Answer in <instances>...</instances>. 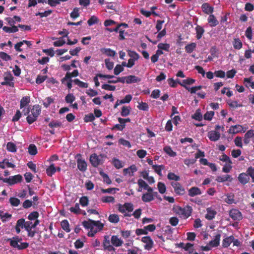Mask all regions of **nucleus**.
<instances>
[{
  "label": "nucleus",
  "mask_w": 254,
  "mask_h": 254,
  "mask_svg": "<svg viewBox=\"0 0 254 254\" xmlns=\"http://www.w3.org/2000/svg\"><path fill=\"white\" fill-rule=\"evenodd\" d=\"M119 206L126 208L128 212H131L133 210V206L130 203H125L123 205L120 204Z\"/></svg>",
  "instance_id": "obj_49"
},
{
  "label": "nucleus",
  "mask_w": 254,
  "mask_h": 254,
  "mask_svg": "<svg viewBox=\"0 0 254 254\" xmlns=\"http://www.w3.org/2000/svg\"><path fill=\"white\" fill-rule=\"evenodd\" d=\"M229 216L234 220L240 221L242 219L241 212L237 209H233L229 212Z\"/></svg>",
  "instance_id": "obj_9"
},
{
  "label": "nucleus",
  "mask_w": 254,
  "mask_h": 254,
  "mask_svg": "<svg viewBox=\"0 0 254 254\" xmlns=\"http://www.w3.org/2000/svg\"><path fill=\"white\" fill-rule=\"evenodd\" d=\"M192 209L191 207L187 206L185 208H182L179 206H175L173 207V212L179 215V216L184 218H188L191 215Z\"/></svg>",
  "instance_id": "obj_2"
},
{
  "label": "nucleus",
  "mask_w": 254,
  "mask_h": 254,
  "mask_svg": "<svg viewBox=\"0 0 254 254\" xmlns=\"http://www.w3.org/2000/svg\"><path fill=\"white\" fill-rule=\"evenodd\" d=\"M236 239H234V237L233 236L227 237L223 239V241H222V246L224 248H228L232 244V242L234 241Z\"/></svg>",
  "instance_id": "obj_26"
},
{
  "label": "nucleus",
  "mask_w": 254,
  "mask_h": 254,
  "mask_svg": "<svg viewBox=\"0 0 254 254\" xmlns=\"http://www.w3.org/2000/svg\"><path fill=\"white\" fill-rule=\"evenodd\" d=\"M21 181H22V176L20 174H17L8 178L4 179L2 182L8 184V185L12 186L21 182Z\"/></svg>",
  "instance_id": "obj_4"
},
{
  "label": "nucleus",
  "mask_w": 254,
  "mask_h": 254,
  "mask_svg": "<svg viewBox=\"0 0 254 254\" xmlns=\"http://www.w3.org/2000/svg\"><path fill=\"white\" fill-rule=\"evenodd\" d=\"M233 46H234V49L240 50L242 48V43L239 39H234Z\"/></svg>",
  "instance_id": "obj_44"
},
{
  "label": "nucleus",
  "mask_w": 254,
  "mask_h": 254,
  "mask_svg": "<svg viewBox=\"0 0 254 254\" xmlns=\"http://www.w3.org/2000/svg\"><path fill=\"white\" fill-rule=\"evenodd\" d=\"M184 88H186V90L188 91V92L190 93V94H195V92H196L198 90H201V89H202V86L199 85L191 87H186Z\"/></svg>",
  "instance_id": "obj_36"
},
{
  "label": "nucleus",
  "mask_w": 254,
  "mask_h": 254,
  "mask_svg": "<svg viewBox=\"0 0 254 254\" xmlns=\"http://www.w3.org/2000/svg\"><path fill=\"white\" fill-rule=\"evenodd\" d=\"M171 186L174 190V193L176 195H183L185 193V190L178 182H171Z\"/></svg>",
  "instance_id": "obj_5"
},
{
  "label": "nucleus",
  "mask_w": 254,
  "mask_h": 254,
  "mask_svg": "<svg viewBox=\"0 0 254 254\" xmlns=\"http://www.w3.org/2000/svg\"><path fill=\"white\" fill-rule=\"evenodd\" d=\"M213 116H214V112L213 111H208L204 114V120L210 121L212 119Z\"/></svg>",
  "instance_id": "obj_64"
},
{
  "label": "nucleus",
  "mask_w": 254,
  "mask_h": 254,
  "mask_svg": "<svg viewBox=\"0 0 254 254\" xmlns=\"http://www.w3.org/2000/svg\"><path fill=\"white\" fill-rule=\"evenodd\" d=\"M38 216V212L37 211H33L29 214V216H28V219L30 220V221L33 220H37Z\"/></svg>",
  "instance_id": "obj_61"
},
{
  "label": "nucleus",
  "mask_w": 254,
  "mask_h": 254,
  "mask_svg": "<svg viewBox=\"0 0 254 254\" xmlns=\"http://www.w3.org/2000/svg\"><path fill=\"white\" fill-rule=\"evenodd\" d=\"M130 109V107L123 106L122 108V111H121V116L123 117H125L129 115Z\"/></svg>",
  "instance_id": "obj_42"
},
{
  "label": "nucleus",
  "mask_w": 254,
  "mask_h": 254,
  "mask_svg": "<svg viewBox=\"0 0 254 254\" xmlns=\"http://www.w3.org/2000/svg\"><path fill=\"white\" fill-rule=\"evenodd\" d=\"M157 48H158L159 50L168 52V50H169V45L165 43H159L158 45H157Z\"/></svg>",
  "instance_id": "obj_62"
},
{
  "label": "nucleus",
  "mask_w": 254,
  "mask_h": 254,
  "mask_svg": "<svg viewBox=\"0 0 254 254\" xmlns=\"http://www.w3.org/2000/svg\"><path fill=\"white\" fill-rule=\"evenodd\" d=\"M79 8L77 7L73 8V10L71 11V13H70V16H71V18L75 19L78 18L79 16Z\"/></svg>",
  "instance_id": "obj_59"
},
{
  "label": "nucleus",
  "mask_w": 254,
  "mask_h": 254,
  "mask_svg": "<svg viewBox=\"0 0 254 254\" xmlns=\"http://www.w3.org/2000/svg\"><path fill=\"white\" fill-rule=\"evenodd\" d=\"M249 176H248L247 174L245 173H242L239 174L238 176V180L241 184L243 185H246L248 182H249Z\"/></svg>",
  "instance_id": "obj_19"
},
{
  "label": "nucleus",
  "mask_w": 254,
  "mask_h": 254,
  "mask_svg": "<svg viewBox=\"0 0 254 254\" xmlns=\"http://www.w3.org/2000/svg\"><path fill=\"white\" fill-rule=\"evenodd\" d=\"M61 228L63 229L64 231L66 232V233H68L70 231V229H69V226H68V222L67 220H64L61 222Z\"/></svg>",
  "instance_id": "obj_38"
},
{
  "label": "nucleus",
  "mask_w": 254,
  "mask_h": 254,
  "mask_svg": "<svg viewBox=\"0 0 254 254\" xmlns=\"http://www.w3.org/2000/svg\"><path fill=\"white\" fill-rule=\"evenodd\" d=\"M137 171L136 166L134 165L130 166L129 168L123 169L124 175H129V176H133V173Z\"/></svg>",
  "instance_id": "obj_16"
},
{
  "label": "nucleus",
  "mask_w": 254,
  "mask_h": 254,
  "mask_svg": "<svg viewBox=\"0 0 254 254\" xmlns=\"http://www.w3.org/2000/svg\"><path fill=\"white\" fill-rule=\"evenodd\" d=\"M198 195H201V190L197 187H191L188 190V195L190 197H193Z\"/></svg>",
  "instance_id": "obj_17"
},
{
  "label": "nucleus",
  "mask_w": 254,
  "mask_h": 254,
  "mask_svg": "<svg viewBox=\"0 0 254 254\" xmlns=\"http://www.w3.org/2000/svg\"><path fill=\"white\" fill-rule=\"evenodd\" d=\"M246 130H243L242 126L240 125H237L235 126H232L231 127H230V129L228 130V132H229V133L236 134L237 133L242 131L244 132Z\"/></svg>",
  "instance_id": "obj_13"
},
{
  "label": "nucleus",
  "mask_w": 254,
  "mask_h": 254,
  "mask_svg": "<svg viewBox=\"0 0 254 254\" xmlns=\"http://www.w3.org/2000/svg\"><path fill=\"white\" fill-rule=\"evenodd\" d=\"M108 221L111 223H117L120 221V217L117 214H111L108 216Z\"/></svg>",
  "instance_id": "obj_30"
},
{
  "label": "nucleus",
  "mask_w": 254,
  "mask_h": 254,
  "mask_svg": "<svg viewBox=\"0 0 254 254\" xmlns=\"http://www.w3.org/2000/svg\"><path fill=\"white\" fill-rule=\"evenodd\" d=\"M126 77V83L132 84L135 83L140 81V78L133 75H129Z\"/></svg>",
  "instance_id": "obj_18"
},
{
  "label": "nucleus",
  "mask_w": 254,
  "mask_h": 254,
  "mask_svg": "<svg viewBox=\"0 0 254 254\" xmlns=\"http://www.w3.org/2000/svg\"><path fill=\"white\" fill-rule=\"evenodd\" d=\"M138 186H139V189H138V191H141L142 189L146 190L149 193L153 192V189L150 188L145 182L144 181L140 179L137 181Z\"/></svg>",
  "instance_id": "obj_7"
},
{
  "label": "nucleus",
  "mask_w": 254,
  "mask_h": 254,
  "mask_svg": "<svg viewBox=\"0 0 254 254\" xmlns=\"http://www.w3.org/2000/svg\"><path fill=\"white\" fill-rule=\"evenodd\" d=\"M101 201L103 203H114V197L111 196H104L101 198Z\"/></svg>",
  "instance_id": "obj_58"
},
{
  "label": "nucleus",
  "mask_w": 254,
  "mask_h": 254,
  "mask_svg": "<svg viewBox=\"0 0 254 254\" xmlns=\"http://www.w3.org/2000/svg\"><path fill=\"white\" fill-rule=\"evenodd\" d=\"M124 68L120 64H116V67L114 68V74L116 75H119L121 72L123 71Z\"/></svg>",
  "instance_id": "obj_63"
},
{
  "label": "nucleus",
  "mask_w": 254,
  "mask_h": 254,
  "mask_svg": "<svg viewBox=\"0 0 254 254\" xmlns=\"http://www.w3.org/2000/svg\"><path fill=\"white\" fill-rule=\"evenodd\" d=\"M157 194L156 192H146L142 195V200L145 203L152 201L153 200V196Z\"/></svg>",
  "instance_id": "obj_12"
},
{
  "label": "nucleus",
  "mask_w": 254,
  "mask_h": 254,
  "mask_svg": "<svg viewBox=\"0 0 254 254\" xmlns=\"http://www.w3.org/2000/svg\"><path fill=\"white\" fill-rule=\"evenodd\" d=\"M77 76H78V71L77 69H75L71 72H66L64 77L61 79V83L64 84L67 80H71L72 77H75Z\"/></svg>",
  "instance_id": "obj_10"
},
{
  "label": "nucleus",
  "mask_w": 254,
  "mask_h": 254,
  "mask_svg": "<svg viewBox=\"0 0 254 254\" xmlns=\"http://www.w3.org/2000/svg\"><path fill=\"white\" fill-rule=\"evenodd\" d=\"M137 108L143 111H147L148 110V105L145 102H141L138 104Z\"/></svg>",
  "instance_id": "obj_48"
},
{
  "label": "nucleus",
  "mask_w": 254,
  "mask_h": 254,
  "mask_svg": "<svg viewBox=\"0 0 254 254\" xmlns=\"http://www.w3.org/2000/svg\"><path fill=\"white\" fill-rule=\"evenodd\" d=\"M202 10L206 14H211L213 12V7L208 3H204L201 5Z\"/></svg>",
  "instance_id": "obj_20"
},
{
  "label": "nucleus",
  "mask_w": 254,
  "mask_h": 254,
  "mask_svg": "<svg viewBox=\"0 0 254 254\" xmlns=\"http://www.w3.org/2000/svg\"><path fill=\"white\" fill-rule=\"evenodd\" d=\"M56 173V168L54 164H51L47 169H46V174L49 177L52 176Z\"/></svg>",
  "instance_id": "obj_41"
},
{
  "label": "nucleus",
  "mask_w": 254,
  "mask_h": 254,
  "mask_svg": "<svg viewBox=\"0 0 254 254\" xmlns=\"http://www.w3.org/2000/svg\"><path fill=\"white\" fill-rule=\"evenodd\" d=\"M98 18L97 17V16L93 15L91 16L90 17L89 19L87 20V24H88V25L90 26L94 25L95 24L98 23Z\"/></svg>",
  "instance_id": "obj_47"
},
{
  "label": "nucleus",
  "mask_w": 254,
  "mask_h": 254,
  "mask_svg": "<svg viewBox=\"0 0 254 254\" xmlns=\"http://www.w3.org/2000/svg\"><path fill=\"white\" fill-rule=\"evenodd\" d=\"M207 21H208V23L211 27H215L218 24V21H217L215 16L213 14L209 15Z\"/></svg>",
  "instance_id": "obj_25"
},
{
  "label": "nucleus",
  "mask_w": 254,
  "mask_h": 254,
  "mask_svg": "<svg viewBox=\"0 0 254 254\" xmlns=\"http://www.w3.org/2000/svg\"><path fill=\"white\" fill-rule=\"evenodd\" d=\"M142 242L145 244L144 249L146 250H150L153 248V241L149 236L142 238Z\"/></svg>",
  "instance_id": "obj_11"
},
{
  "label": "nucleus",
  "mask_w": 254,
  "mask_h": 254,
  "mask_svg": "<svg viewBox=\"0 0 254 254\" xmlns=\"http://www.w3.org/2000/svg\"><path fill=\"white\" fill-rule=\"evenodd\" d=\"M167 179L170 181H174V182H177L180 181L179 176L175 174L173 172H169L167 174Z\"/></svg>",
  "instance_id": "obj_31"
},
{
  "label": "nucleus",
  "mask_w": 254,
  "mask_h": 254,
  "mask_svg": "<svg viewBox=\"0 0 254 254\" xmlns=\"http://www.w3.org/2000/svg\"><path fill=\"white\" fill-rule=\"evenodd\" d=\"M191 118L196 121H201L202 119V116L200 112V110H197L196 111V112L191 116Z\"/></svg>",
  "instance_id": "obj_54"
},
{
  "label": "nucleus",
  "mask_w": 254,
  "mask_h": 254,
  "mask_svg": "<svg viewBox=\"0 0 254 254\" xmlns=\"http://www.w3.org/2000/svg\"><path fill=\"white\" fill-rule=\"evenodd\" d=\"M4 32L8 33H14L18 31V28L16 26H11V27L4 26L2 27Z\"/></svg>",
  "instance_id": "obj_29"
},
{
  "label": "nucleus",
  "mask_w": 254,
  "mask_h": 254,
  "mask_svg": "<svg viewBox=\"0 0 254 254\" xmlns=\"http://www.w3.org/2000/svg\"><path fill=\"white\" fill-rule=\"evenodd\" d=\"M152 169L154 172H156L157 175H159V176H161V171L164 169V166L163 165H153Z\"/></svg>",
  "instance_id": "obj_37"
},
{
  "label": "nucleus",
  "mask_w": 254,
  "mask_h": 254,
  "mask_svg": "<svg viewBox=\"0 0 254 254\" xmlns=\"http://www.w3.org/2000/svg\"><path fill=\"white\" fill-rule=\"evenodd\" d=\"M64 100H65V102L67 103H72L75 101V96H74L72 94L69 93L65 96V98H64Z\"/></svg>",
  "instance_id": "obj_60"
},
{
  "label": "nucleus",
  "mask_w": 254,
  "mask_h": 254,
  "mask_svg": "<svg viewBox=\"0 0 254 254\" xmlns=\"http://www.w3.org/2000/svg\"><path fill=\"white\" fill-rule=\"evenodd\" d=\"M30 102V98H29V96H26L22 98V99L20 101V109H22V108L26 107Z\"/></svg>",
  "instance_id": "obj_28"
},
{
  "label": "nucleus",
  "mask_w": 254,
  "mask_h": 254,
  "mask_svg": "<svg viewBox=\"0 0 254 254\" xmlns=\"http://www.w3.org/2000/svg\"><path fill=\"white\" fill-rule=\"evenodd\" d=\"M9 203L12 206H18L19 204V199L14 197L9 198Z\"/></svg>",
  "instance_id": "obj_55"
},
{
  "label": "nucleus",
  "mask_w": 254,
  "mask_h": 254,
  "mask_svg": "<svg viewBox=\"0 0 254 254\" xmlns=\"http://www.w3.org/2000/svg\"><path fill=\"white\" fill-rule=\"evenodd\" d=\"M103 248L104 250H107L108 252L114 251L115 249L110 244V240H109L108 236H105L104 241H103Z\"/></svg>",
  "instance_id": "obj_14"
},
{
  "label": "nucleus",
  "mask_w": 254,
  "mask_h": 254,
  "mask_svg": "<svg viewBox=\"0 0 254 254\" xmlns=\"http://www.w3.org/2000/svg\"><path fill=\"white\" fill-rule=\"evenodd\" d=\"M220 235L219 233L217 234L215 236V238L213 240L209 242V246L212 248H215L218 247L219 245V241H220Z\"/></svg>",
  "instance_id": "obj_24"
},
{
  "label": "nucleus",
  "mask_w": 254,
  "mask_h": 254,
  "mask_svg": "<svg viewBox=\"0 0 254 254\" xmlns=\"http://www.w3.org/2000/svg\"><path fill=\"white\" fill-rule=\"evenodd\" d=\"M195 31H196V38L197 40L200 39L204 33V29L202 26L197 25L196 28H195Z\"/></svg>",
  "instance_id": "obj_27"
},
{
  "label": "nucleus",
  "mask_w": 254,
  "mask_h": 254,
  "mask_svg": "<svg viewBox=\"0 0 254 254\" xmlns=\"http://www.w3.org/2000/svg\"><path fill=\"white\" fill-rule=\"evenodd\" d=\"M93 223V227H96V229H94V230H98V231H101L104 228V224H102L100 221H92Z\"/></svg>",
  "instance_id": "obj_46"
},
{
  "label": "nucleus",
  "mask_w": 254,
  "mask_h": 254,
  "mask_svg": "<svg viewBox=\"0 0 254 254\" xmlns=\"http://www.w3.org/2000/svg\"><path fill=\"white\" fill-rule=\"evenodd\" d=\"M72 82L74 83L75 85H76L78 86V87L81 88H87L88 87V83L86 82H83L78 79H75L74 80H72Z\"/></svg>",
  "instance_id": "obj_32"
},
{
  "label": "nucleus",
  "mask_w": 254,
  "mask_h": 254,
  "mask_svg": "<svg viewBox=\"0 0 254 254\" xmlns=\"http://www.w3.org/2000/svg\"><path fill=\"white\" fill-rule=\"evenodd\" d=\"M110 242L112 243L113 246L116 247L121 246L123 243V242L121 239H119L116 235H113Z\"/></svg>",
  "instance_id": "obj_23"
},
{
  "label": "nucleus",
  "mask_w": 254,
  "mask_h": 254,
  "mask_svg": "<svg viewBox=\"0 0 254 254\" xmlns=\"http://www.w3.org/2000/svg\"><path fill=\"white\" fill-rule=\"evenodd\" d=\"M164 151L165 153L167 154L168 155L171 157H174L176 156V153L173 151L171 147L169 146H164Z\"/></svg>",
  "instance_id": "obj_34"
},
{
  "label": "nucleus",
  "mask_w": 254,
  "mask_h": 254,
  "mask_svg": "<svg viewBox=\"0 0 254 254\" xmlns=\"http://www.w3.org/2000/svg\"><path fill=\"white\" fill-rule=\"evenodd\" d=\"M127 55L129 56V59L138 60L139 57V56H138V54L136 52L132 50L127 51Z\"/></svg>",
  "instance_id": "obj_51"
},
{
  "label": "nucleus",
  "mask_w": 254,
  "mask_h": 254,
  "mask_svg": "<svg viewBox=\"0 0 254 254\" xmlns=\"http://www.w3.org/2000/svg\"><path fill=\"white\" fill-rule=\"evenodd\" d=\"M48 126L51 128H58L62 126V123L58 121H53L49 123Z\"/></svg>",
  "instance_id": "obj_52"
},
{
  "label": "nucleus",
  "mask_w": 254,
  "mask_h": 254,
  "mask_svg": "<svg viewBox=\"0 0 254 254\" xmlns=\"http://www.w3.org/2000/svg\"><path fill=\"white\" fill-rule=\"evenodd\" d=\"M243 82H244V84H245L247 88L251 87L252 89H254V82L252 81L250 77L244 78Z\"/></svg>",
  "instance_id": "obj_39"
},
{
  "label": "nucleus",
  "mask_w": 254,
  "mask_h": 254,
  "mask_svg": "<svg viewBox=\"0 0 254 254\" xmlns=\"http://www.w3.org/2000/svg\"><path fill=\"white\" fill-rule=\"evenodd\" d=\"M77 157H79L78 158V159H77V166H78V169L82 172H85L87 169L86 162L84 159H82L81 158H79L81 157L80 154H77Z\"/></svg>",
  "instance_id": "obj_8"
},
{
  "label": "nucleus",
  "mask_w": 254,
  "mask_h": 254,
  "mask_svg": "<svg viewBox=\"0 0 254 254\" xmlns=\"http://www.w3.org/2000/svg\"><path fill=\"white\" fill-rule=\"evenodd\" d=\"M7 150L11 153L16 152V146L14 143L8 142L7 143Z\"/></svg>",
  "instance_id": "obj_43"
},
{
  "label": "nucleus",
  "mask_w": 254,
  "mask_h": 254,
  "mask_svg": "<svg viewBox=\"0 0 254 254\" xmlns=\"http://www.w3.org/2000/svg\"><path fill=\"white\" fill-rule=\"evenodd\" d=\"M232 180V177L230 175H225L221 176H218L216 178V181L218 183H224L226 181L231 182Z\"/></svg>",
  "instance_id": "obj_22"
},
{
  "label": "nucleus",
  "mask_w": 254,
  "mask_h": 254,
  "mask_svg": "<svg viewBox=\"0 0 254 254\" xmlns=\"http://www.w3.org/2000/svg\"><path fill=\"white\" fill-rule=\"evenodd\" d=\"M91 222H94V220L89 219L88 221H83V227H85V228L87 229L93 230L94 228L92 226V223Z\"/></svg>",
  "instance_id": "obj_40"
},
{
  "label": "nucleus",
  "mask_w": 254,
  "mask_h": 254,
  "mask_svg": "<svg viewBox=\"0 0 254 254\" xmlns=\"http://www.w3.org/2000/svg\"><path fill=\"white\" fill-rule=\"evenodd\" d=\"M12 79H13V77L11 73H5L4 74V81L0 82V85L13 87V83L12 82Z\"/></svg>",
  "instance_id": "obj_6"
},
{
  "label": "nucleus",
  "mask_w": 254,
  "mask_h": 254,
  "mask_svg": "<svg viewBox=\"0 0 254 254\" xmlns=\"http://www.w3.org/2000/svg\"><path fill=\"white\" fill-rule=\"evenodd\" d=\"M41 113V107L39 105L33 106V108L31 109V116H39Z\"/></svg>",
  "instance_id": "obj_35"
},
{
  "label": "nucleus",
  "mask_w": 254,
  "mask_h": 254,
  "mask_svg": "<svg viewBox=\"0 0 254 254\" xmlns=\"http://www.w3.org/2000/svg\"><path fill=\"white\" fill-rule=\"evenodd\" d=\"M247 175L249 176V177H251L252 179V182L254 183V168L252 167H249L247 170Z\"/></svg>",
  "instance_id": "obj_57"
},
{
  "label": "nucleus",
  "mask_w": 254,
  "mask_h": 254,
  "mask_svg": "<svg viewBox=\"0 0 254 254\" xmlns=\"http://www.w3.org/2000/svg\"><path fill=\"white\" fill-rule=\"evenodd\" d=\"M157 189L160 193L163 194L166 191V186L163 183L158 182L157 183Z\"/></svg>",
  "instance_id": "obj_53"
},
{
  "label": "nucleus",
  "mask_w": 254,
  "mask_h": 254,
  "mask_svg": "<svg viewBox=\"0 0 254 254\" xmlns=\"http://www.w3.org/2000/svg\"><path fill=\"white\" fill-rule=\"evenodd\" d=\"M8 241L9 242L10 246L18 250H23L28 247V243L27 242H20L21 239L19 238L18 236L14 237L12 239H8Z\"/></svg>",
  "instance_id": "obj_1"
},
{
  "label": "nucleus",
  "mask_w": 254,
  "mask_h": 254,
  "mask_svg": "<svg viewBox=\"0 0 254 254\" xmlns=\"http://www.w3.org/2000/svg\"><path fill=\"white\" fill-rule=\"evenodd\" d=\"M28 152L31 155H35L37 153L36 147L33 144H30L28 148Z\"/></svg>",
  "instance_id": "obj_50"
},
{
  "label": "nucleus",
  "mask_w": 254,
  "mask_h": 254,
  "mask_svg": "<svg viewBox=\"0 0 254 254\" xmlns=\"http://www.w3.org/2000/svg\"><path fill=\"white\" fill-rule=\"evenodd\" d=\"M112 164L114 165V166H115V167H116V169H118L123 167V165L122 164L121 161L116 158H114V159H113Z\"/></svg>",
  "instance_id": "obj_45"
},
{
  "label": "nucleus",
  "mask_w": 254,
  "mask_h": 254,
  "mask_svg": "<svg viewBox=\"0 0 254 254\" xmlns=\"http://www.w3.org/2000/svg\"><path fill=\"white\" fill-rule=\"evenodd\" d=\"M90 163L92 164L94 168L98 167V166L103 164L104 162V155L101 154L97 155L96 153H94L90 156Z\"/></svg>",
  "instance_id": "obj_3"
},
{
  "label": "nucleus",
  "mask_w": 254,
  "mask_h": 254,
  "mask_svg": "<svg viewBox=\"0 0 254 254\" xmlns=\"http://www.w3.org/2000/svg\"><path fill=\"white\" fill-rule=\"evenodd\" d=\"M94 119L95 116L93 115V114L92 113H89L86 115L85 117H84V122L86 123L91 122L93 121Z\"/></svg>",
  "instance_id": "obj_56"
},
{
  "label": "nucleus",
  "mask_w": 254,
  "mask_h": 254,
  "mask_svg": "<svg viewBox=\"0 0 254 254\" xmlns=\"http://www.w3.org/2000/svg\"><path fill=\"white\" fill-rule=\"evenodd\" d=\"M196 47V44L194 43H191L186 46L185 49H186V52H187V53L190 54L193 52Z\"/></svg>",
  "instance_id": "obj_33"
},
{
  "label": "nucleus",
  "mask_w": 254,
  "mask_h": 254,
  "mask_svg": "<svg viewBox=\"0 0 254 254\" xmlns=\"http://www.w3.org/2000/svg\"><path fill=\"white\" fill-rule=\"evenodd\" d=\"M217 212L211 207L206 208V214H205V219L208 220H212L216 216Z\"/></svg>",
  "instance_id": "obj_15"
},
{
  "label": "nucleus",
  "mask_w": 254,
  "mask_h": 254,
  "mask_svg": "<svg viewBox=\"0 0 254 254\" xmlns=\"http://www.w3.org/2000/svg\"><path fill=\"white\" fill-rule=\"evenodd\" d=\"M208 138L212 141H216L218 140L220 138V133L219 132L215 131H211L208 133Z\"/></svg>",
  "instance_id": "obj_21"
}]
</instances>
